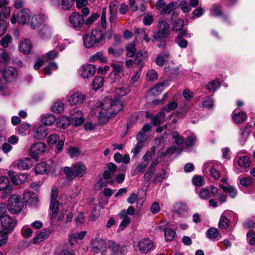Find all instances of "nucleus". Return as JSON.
Returning <instances> with one entry per match:
<instances>
[{
	"instance_id": "obj_1",
	"label": "nucleus",
	"mask_w": 255,
	"mask_h": 255,
	"mask_svg": "<svg viewBox=\"0 0 255 255\" xmlns=\"http://www.w3.org/2000/svg\"><path fill=\"white\" fill-rule=\"evenodd\" d=\"M98 107H100L98 118L101 123H105L109 121V119L114 117L123 108V105L119 100H112L106 98Z\"/></svg>"
},
{
	"instance_id": "obj_2",
	"label": "nucleus",
	"mask_w": 255,
	"mask_h": 255,
	"mask_svg": "<svg viewBox=\"0 0 255 255\" xmlns=\"http://www.w3.org/2000/svg\"><path fill=\"white\" fill-rule=\"evenodd\" d=\"M104 35L100 30H94L83 36V43L86 48H91L96 44L103 43Z\"/></svg>"
},
{
	"instance_id": "obj_3",
	"label": "nucleus",
	"mask_w": 255,
	"mask_h": 255,
	"mask_svg": "<svg viewBox=\"0 0 255 255\" xmlns=\"http://www.w3.org/2000/svg\"><path fill=\"white\" fill-rule=\"evenodd\" d=\"M86 165L81 162H77L72 165V167L66 166L63 171L67 177L69 178L81 177L87 172Z\"/></svg>"
},
{
	"instance_id": "obj_4",
	"label": "nucleus",
	"mask_w": 255,
	"mask_h": 255,
	"mask_svg": "<svg viewBox=\"0 0 255 255\" xmlns=\"http://www.w3.org/2000/svg\"><path fill=\"white\" fill-rule=\"evenodd\" d=\"M23 208L21 197L17 194L11 195L7 200V209L12 214L19 213Z\"/></svg>"
},
{
	"instance_id": "obj_5",
	"label": "nucleus",
	"mask_w": 255,
	"mask_h": 255,
	"mask_svg": "<svg viewBox=\"0 0 255 255\" xmlns=\"http://www.w3.org/2000/svg\"><path fill=\"white\" fill-rule=\"evenodd\" d=\"M155 248L153 242L148 238H144L134 245L135 251L138 250L142 254H146Z\"/></svg>"
},
{
	"instance_id": "obj_6",
	"label": "nucleus",
	"mask_w": 255,
	"mask_h": 255,
	"mask_svg": "<svg viewBox=\"0 0 255 255\" xmlns=\"http://www.w3.org/2000/svg\"><path fill=\"white\" fill-rule=\"evenodd\" d=\"M169 25L165 20H161L159 21L157 26V31L154 35L155 40L167 37L169 34Z\"/></svg>"
},
{
	"instance_id": "obj_7",
	"label": "nucleus",
	"mask_w": 255,
	"mask_h": 255,
	"mask_svg": "<svg viewBox=\"0 0 255 255\" xmlns=\"http://www.w3.org/2000/svg\"><path fill=\"white\" fill-rule=\"evenodd\" d=\"M1 225L3 228L0 231L9 234L12 232L16 226V222L11 218L8 215L2 216L0 218Z\"/></svg>"
},
{
	"instance_id": "obj_8",
	"label": "nucleus",
	"mask_w": 255,
	"mask_h": 255,
	"mask_svg": "<svg viewBox=\"0 0 255 255\" xmlns=\"http://www.w3.org/2000/svg\"><path fill=\"white\" fill-rule=\"evenodd\" d=\"M59 206V201L50 202V210L51 212V223L52 225H56L59 221L61 220L63 218V212L61 214L58 213Z\"/></svg>"
},
{
	"instance_id": "obj_9",
	"label": "nucleus",
	"mask_w": 255,
	"mask_h": 255,
	"mask_svg": "<svg viewBox=\"0 0 255 255\" xmlns=\"http://www.w3.org/2000/svg\"><path fill=\"white\" fill-rule=\"evenodd\" d=\"M29 11L27 9H23L19 10L17 15H13L10 19L12 24H15L16 22L19 24H24L30 20Z\"/></svg>"
},
{
	"instance_id": "obj_10",
	"label": "nucleus",
	"mask_w": 255,
	"mask_h": 255,
	"mask_svg": "<svg viewBox=\"0 0 255 255\" xmlns=\"http://www.w3.org/2000/svg\"><path fill=\"white\" fill-rule=\"evenodd\" d=\"M46 144L39 142L33 144L30 147V155L35 160L39 158V155L45 152Z\"/></svg>"
},
{
	"instance_id": "obj_11",
	"label": "nucleus",
	"mask_w": 255,
	"mask_h": 255,
	"mask_svg": "<svg viewBox=\"0 0 255 255\" xmlns=\"http://www.w3.org/2000/svg\"><path fill=\"white\" fill-rule=\"evenodd\" d=\"M109 248L111 250L112 255H125L127 252V246H120L119 244L113 241H109Z\"/></svg>"
},
{
	"instance_id": "obj_12",
	"label": "nucleus",
	"mask_w": 255,
	"mask_h": 255,
	"mask_svg": "<svg viewBox=\"0 0 255 255\" xmlns=\"http://www.w3.org/2000/svg\"><path fill=\"white\" fill-rule=\"evenodd\" d=\"M70 26L76 30H78L82 27L84 24V19L79 13L73 12L69 16Z\"/></svg>"
},
{
	"instance_id": "obj_13",
	"label": "nucleus",
	"mask_w": 255,
	"mask_h": 255,
	"mask_svg": "<svg viewBox=\"0 0 255 255\" xmlns=\"http://www.w3.org/2000/svg\"><path fill=\"white\" fill-rule=\"evenodd\" d=\"M252 131V125L247 123L244 127H242L240 128L239 141L242 145L245 144L247 141Z\"/></svg>"
},
{
	"instance_id": "obj_14",
	"label": "nucleus",
	"mask_w": 255,
	"mask_h": 255,
	"mask_svg": "<svg viewBox=\"0 0 255 255\" xmlns=\"http://www.w3.org/2000/svg\"><path fill=\"white\" fill-rule=\"evenodd\" d=\"M92 250L95 253L104 251L107 247L106 241L100 238H95L91 241Z\"/></svg>"
},
{
	"instance_id": "obj_15",
	"label": "nucleus",
	"mask_w": 255,
	"mask_h": 255,
	"mask_svg": "<svg viewBox=\"0 0 255 255\" xmlns=\"http://www.w3.org/2000/svg\"><path fill=\"white\" fill-rule=\"evenodd\" d=\"M178 16V13L173 12L170 19L172 24V30L175 32H178L182 30L184 25V21L183 19L177 18L173 20V18H176Z\"/></svg>"
},
{
	"instance_id": "obj_16",
	"label": "nucleus",
	"mask_w": 255,
	"mask_h": 255,
	"mask_svg": "<svg viewBox=\"0 0 255 255\" xmlns=\"http://www.w3.org/2000/svg\"><path fill=\"white\" fill-rule=\"evenodd\" d=\"M47 19L45 15L36 14L30 17L29 24L33 29H35L37 27L40 25Z\"/></svg>"
},
{
	"instance_id": "obj_17",
	"label": "nucleus",
	"mask_w": 255,
	"mask_h": 255,
	"mask_svg": "<svg viewBox=\"0 0 255 255\" xmlns=\"http://www.w3.org/2000/svg\"><path fill=\"white\" fill-rule=\"evenodd\" d=\"M86 100V96L81 93L77 92L69 96L68 102L71 105H78L82 104Z\"/></svg>"
},
{
	"instance_id": "obj_18",
	"label": "nucleus",
	"mask_w": 255,
	"mask_h": 255,
	"mask_svg": "<svg viewBox=\"0 0 255 255\" xmlns=\"http://www.w3.org/2000/svg\"><path fill=\"white\" fill-rule=\"evenodd\" d=\"M47 132L45 126H35L33 128V137L36 139H42L44 138Z\"/></svg>"
},
{
	"instance_id": "obj_19",
	"label": "nucleus",
	"mask_w": 255,
	"mask_h": 255,
	"mask_svg": "<svg viewBox=\"0 0 255 255\" xmlns=\"http://www.w3.org/2000/svg\"><path fill=\"white\" fill-rule=\"evenodd\" d=\"M11 190V187L10 185L8 179L5 177L0 176V191L3 192L2 196L5 198Z\"/></svg>"
},
{
	"instance_id": "obj_20",
	"label": "nucleus",
	"mask_w": 255,
	"mask_h": 255,
	"mask_svg": "<svg viewBox=\"0 0 255 255\" xmlns=\"http://www.w3.org/2000/svg\"><path fill=\"white\" fill-rule=\"evenodd\" d=\"M15 164L19 170H27L32 166V160L29 157H26L19 159L15 161Z\"/></svg>"
},
{
	"instance_id": "obj_21",
	"label": "nucleus",
	"mask_w": 255,
	"mask_h": 255,
	"mask_svg": "<svg viewBox=\"0 0 255 255\" xmlns=\"http://www.w3.org/2000/svg\"><path fill=\"white\" fill-rule=\"evenodd\" d=\"M3 77L7 82H11L17 76V72L13 67H9L4 69L2 72Z\"/></svg>"
},
{
	"instance_id": "obj_22",
	"label": "nucleus",
	"mask_w": 255,
	"mask_h": 255,
	"mask_svg": "<svg viewBox=\"0 0 255 255\" xmlns=\"http://www.w3.org/2000/svg\"><path fill=\"white\" fill-rule=\"evenodd\" d=\"M81 75L84 78L93 76L96 72V67L91 64L83 65L81 68Z\"/></svg>"
},
{
	"instance_id": "obj_23",
	"label": "nucleus",
	"mask_w": 255,
	"mask_h": 255,
	"mask_svg": "<svg viewBox=\"0 0 255 255\" xmlns=\"http://www.w3.org/2000/svg\"><path fill=\"white\" fill-rule=\"evenodd\" d=\"M118 215L120 219H123L119 227L118 231H120L123 230L130 223V219L127 216L125 210L121 211Z\"/></svg>"
},
{
	"instance_id": "obj_24",
	"label": "nucleus",
	"mask_w": 255,
	"mask_h": 255,
	"mask_svg": "<svg viewBox=\"0 0 255 255\" xmlns=\"http://www.w3.org/2000/svg\"><path fill=\"white\" fill-rule=\"evenodd\" d=\"M111 66L113 68L111 74L115 76L116 79L119 80L124 75V70L121 65L116 63H112Z\"/></svg>"
},
{
	"instance_id": "obj_25",
	"label": "nucleus",
	"mask_w": 255,
	"mask_h": 255,
	"mask_svg": "<svg viewBox=\"0 0 255 255\" xmlns=\"http://www.w3.org/2000/svg\"><path fill=\"white\" fill-rule=\"evenodd\" d=\"M50 233V230L48 229L42 230L33 239V243L36 244L43 241L49 237Z\"/></svg>"
},
{
	"instance_id": "obj_26",
	"label": "nucleus",
	"mask_w": 255,
	"mask_h": 255,
	"mask_svg": "<svg viewBox=\"0 0 255 255\" xmlns=\"http://www.w3.org/2000/svg\"><path fill=\"white\" fill-rule=\"evenodd\" d=\"M147 57L146 52L143 53L142 50H139L135 55V58L134 63L137 65L140 68L143 66V60Z\"/></svg>"
},
{
	"instance_id": "obj_27",
	"label": "nucleus",
	"mask_w": 255,
	"mask_h": 255,
	"mask_svg": "<svg viewBox=\"0 0 255 255\" xmlns=\"http://www.w3.org/2000/svg\"><path fill=\"white\" fill-rule=\"evenodd\" d=\"M32 47L31 42L27 39L21 41L19 45L20 51L26 54L30 52Z\"/></svg>"
},
{
	"instance_id": "obj_28",
	"label": "nucleus",
	"mask_w": 255,
	"mask_h": 255,
	"mask_svg": "<svg viewBox=\"0 0 255 255\" xmlns=\"http://www.w3.org/2000/svg\"><path fill=\"white\" fill-rule=\"evenodd\" d=\"M71 119L74 123L75 126L77 127L81 125L84 122V119L82 116V113L80 111H77L71 115Z\"/></svg>"
},
{
	"instance_id": "obj_29",
	"label": "nucleus",
	"mask_w": 255,
	"mask_h": 255,
	"mask_svg": "<svg viewBox=\"0 0 255 255\" xmlns=\"http://www.w3.org/2000/svg\"><path fill=\"white\" fill-rule=\"evenodd\" d=\"M167 83L166 82L158 84L153 88L150 89L148 93L149 95L152 96L158 95L164 90V87H167Z\"/></svg>"
},
{
	"instance_id": "obj_30",
	"label": "nucleus",
	"mask_w": 255,
	"mask_h": 255,
	"mask_svg": "<svg viewBox=\"0 0 255 255\" xmlns=\"http://www.w3.org/2000/svg\"><path fill=\"white\" fill-rule=\"evenodd\" d=\"M86 234V232L85 231H81L80 232L74 233L71 232L69 234V240L70 244H74V242H76L77 240H82Z\"/></svg>"
},
{
	"instance_id": "obj_31",
	"label": "nucleus",
	"mask_w": 255,
	"mask_h": 255,
	"mask_svg": "<svg viewBox=\"0 0 255 255\" xmlns=\"http://www.w3.org/2000/svg\"><path fill=\"white\" fill-rule=\"evenodd\" d=\"M36 174L48 173L50 172V166L45 162H41L37 164L35 168Z\"/></svg>"
},
{
	"instance_id": "obj_32",
	"label": "nucleus",
	"mask_w": 255,
	"mask_h": 255,
	"mask_svg": "<svg viewBox=\"0 0 255 255\" xmlns=\"http://www.w3.org/2000/svg\"><path fill=\"white\" fill-rule=\"evenodd\" d=\"M23 199L27 203L32 204L37 201V198L33 192L26 190L23 194Z\"/></svg>"
},
{
	"instance_id": "obj_33",
	"label": "nucleus",
	"mask_w": 255,
	"mask_h": 255,
	"mask_svg": "<svg viewBox=\"0 0 255 255\" xmlns=\"http://www.w3.org/2000/svg\"><path fill=\"white\" fill-rule=\"evenodd\" d=\"M169 52L167 51H164L160 53L156 58V63L157 65L160 66H163L165 61L169 59Z\"/></svg>"
},
{
	"instance_id": "obj_34",
	"label": "nucleus",
	"mask_w": 255,
	"mask_h": 255,
	"mask_svg": "<svg viewBox=\"0 0 255 255\" xmlns=\"http://www.w3.org/2000/svg\"><path fill=\"white\" fill-rule=\"evenodd\" d=\"M12 182L15 185H19L24 182L27 179L26 174L22 173L10 177Z\"/></svg>"
},
{
	"instance_id": "obj_35",
	"label": "nucleus",
	"mask_w": 255,
	"mask_h": 255,
	"mask_svg": "<svg viewBox=\"0 0 255 255\" xmlns=\"http://www.w3.org/2000/svg\"><path fill=\"white\" fill-rule=\"evenodd\" d=\"M55 121V118L53 114H45L41 116V122L46 126H51Z\"/></svg>"
},
{
	"instance_id": "obj_36",
	"label": "nucleus",
	"mask_w": 255,
	"mask_h": 255,
	"mask_svg": "<svg viewBox=\"0 0 255 255\" xmlns=\"http://www.w3.org/2000/svg\"><path fill=\"white\" fill-rule=\"evenodd\" d=\"M247 114L244 112L235 114L233 116V120L237 124H241L247 118Z\"/></svg>"
},
{
	"instance_id": "obj_37",
	"label": "nucleus",
	"mask_w": 255,
	"mask_h": 255,
	"mask_svg": "<svg viewBox=\"0 0 255 255\" xmlns=\"http://www.w3.org/2000/svg\"><path fill=\"white\" fill-rule=\"evenodd\" d=\"M240 167L243 168H248L250 166V159L248 156H241L237 160Z\"/></svg>"
},
{
	"instance_id": "obj_38",
	"label": "nucleus",
	"mask_w": 255,
	"mask_h": 255,
	"mask_svg": "<svg viewBox=\"0 0 255 255\" xmlns=\"http://www.w3.org/2000/svg\"><path fill=\"white\" fill-rule=\"evenodd\" d=\"M164 111L161 110L159 114L152 117L153 124L155 126H158L162 123L164 121Z\"/></svg>"
},
{
	"instance_id": "obj_39",
	"label": "nucleus",
	"mask_w": 255,
	"mask_h": 255,
	"mask_svg": "<svg viewBox=\"0 0 255 255\" xmlns=\"http://www.w3.org/2000/svg\"><path fill=\"white\" fill-rule=\"evenodd\" d=\"M104 82V79L103 77H95L92 83V89L95 90L99 89L103 85Z\"/></svg>"
},
{
	"instance_id": "obj_40",
	"label": "nucleus",
	"mask_w": 255,
	"mask_h": 255,
	"mask_svg": "<svg viewBox=\"0 0 255 255\" xmlns=\"http://www.w3.org/2000/svg\"><path fill=\"white\" fill-rule=\"evenodd\" d=\"M51 33L50 28L46 26L42 27L38 32L39 36L42 39L48 38Z\"/></svg>"
},
{
	"instance_id": "obj_41",
	"label": "nucleus",
	"mask_w": 255,
	"mask_h": 255,
	"mask_svg": "<svg viewBox=\"0 0 255 255\" xmlns=\"http://www.w3.org/2000/svg\"><path fill=\"white\" fill-rule=\"evenodd\" d=\"M98 60L101 62H106L107 61V58L103 56V53L101 51L96 53L89 58L90 62H95Z\"/></svg>"
},
{
	"instance_id": "obj_42",
	"label": "nucleus",
	"mask_w": 255,
	"mask_h": 255,
	"mask_svg": "<svg viewBox=\"0 0 255 255\" xmlns=\"http://www.w3.org/2000/svg\"><path fill=\"white\" fill-rule=\"evenodd\" d=\"M127 56L129 57H132L135 53L136 48L134 41L129 43L126 47Z\"/></svg>"
},
{
	"instance_id": "obj_43",
	"label": "nucleus",
	"mask_w": 255,
	"mask_h": 255,
	"mask_svg": "<svg viewBox=\"0 0 255 255\" xmlns=\"http://www.w3.org/2000/svg\"><path fill=\"white\" fill-rule=\"evenodd\" d=\"M176 3L171 2L165 6L161 10V15H164L165 14H169L175 8Z\"/></svg>"
},
{
	"instance_id": "obj_44",
	"label": "nucleus",
	"mask_w": 255,
	"mask_h": 255,
	"mask_svg": "<svg viewBox=\"0 0 255 255\" xmlns=\"http://www.w3.org/2000/svg\"><path fill=\"white\" fill-rule=\"evenodd\" d=\"M52 111L56 113H61L64 110V105L63 103L61 102H55L53 106L51 107Z\"/></svg>"
},
{
	"instance_id": "obj_45",
	"label": "nucleus",
	"mask_w": 255,
	"mask_h": 255,
	"mask_svg": "<svg viewBox=\"0 0 255 255\" xmlns=\"http://www.w3.org/2000/svg\"><path fill=\"white\" fill-rule=\"evenodd\" d=\"M176 234L175 232L170 229L166 228L164 230V236L166 241H172Z\"/></svg>"
},
{
	"instance_id": "obj_46",
	"label": "nucleus",
	"mask_w": 255,
	"mask_h": 255,
	"mask_svg": "<svg viewBox=\"0 0 255 255\" xmlns=\"http://www.w3.org/2000/svg\"><path fill=\"white\" fill-rule=\"evenodd\" d=\"M220 87V83L218 80H214L211 81L207 85V88L210 91L215 92Z\"/></svg>"
},
{
	"instance_id": "obj_47",
	"label": "nucleus",
	"mask_w": 255,
	"mask_h": 255,
	"mask_svg": "<svg viewBox=\"0 0 255 255\" xmlns=\"http://www.w3.org/2000/svg\"><path fill=\"white\" fill-rule=\"evenodd\" d=\"M219 226L223 229H226L229 226V221L223 214L221 216L219 222Z\"/></svg>"
},
{
	"instance_id": "obj_48",
	"label": "nucleus",
	"mask_w": 255,
	"mask_h": 255,
	"mask_svg": "<svg viewBox=\"0 0 255 255\" xmlns=\"http://www.w3.org/2000/svg\"><path fill=\"white\" fill-rule=\"evenodd\" d=\"M12 41V37L10 35L6 34L0 40V44L3 48H6L8 46Z\"/></svg>"
},
{
	"instance_id": "obj_49",
	"label": "nucleus",
	"mask_w": 255,
	"mask_h": 255,
	"mask_svg": "<svg viewBox=\"0 0 255 255\" xmlns=\"http://www.w3.org/2000/svg\"><path fill=\"white\" fill-rule=\"evenodd\" d=\"M59 140V136L57 134H52L47 138V142L49 146L55 145Z\"/></svg>"
},
{
	"instance_id": "obj_50",
	"label": "nucleus",
	"mask_w": 255,
	"mask_h": 255,
	"mask_svg": "<svg viewBox=\"0 0 255 255\" xmlns=\"http://www.w3.org/2000/svg\"><path fill=\"white\" fill-rule=\"evenodd\" d=\"M9 54L2 49L0 48V64H6L9 60Z\"/></svg>"
},
{
	"instance_id": "obj_51",
	"label": "nucleus",
	"mask_w": 255,
	"mask_h": 255,
	"mask_svg": "<svg viewBox=\"0 0 255 255\" xmlns=\"http://www.w3.org/2000/svg\"><path fill=\"white\" fill-rule=\"evenodd\" d=\"M202 104L204 108L210 109L214 106V101L210 97H206L203 98Z\"/></svg>"
},
{
	"instance_id": "obj_52",
	"label": "nucleus",
	"mask_w": 255,
	"mask_h": 255,
	"mask_svg": "<svg viewBox=\"0 0 255 255\" xmlns=\"http://www.w3.org/2000/svg\"><path fill=\"white\" fill-rule=\"evenodd\" d=\"M219 235V233L216 228H211L207 232V236L208 238L212 240L216 238Z\"/></svg>"
},
{
	"instance_id": "obj_53",
	"label": "nucleus",
	"mask_w": 255,
	"mask_h": 255,
	"mask_svg": "<svg viewBox=\"0 0 255 255\" xmlns=\"http://www.w3.org/2000/svg\"><path fill=\"white\" fill-rule=\"evenodd\" d=\"M128 86H124L117 88L116 90V94L119 97L126 95L129 92Z\"/></svg>"
},
{
	"instance_id": "obj_54",
	"label": "nucleus",
	"mask_w": 255,
	"mask_h": 255,
	"mask_svg": "<svg viewBox=\"0 0 255 255\" xmlns=\"http://www.w3.org/2000/svg\"><path fill=\"white\" fill-rule=\"evenodd\" d=\"M146 78L149 81H154L157 79L158 74L154 69H151L146 73Z\"/></svg>"
},
{
	"instance_id": "obj_55",
	"label": "nucleus",
	"mask_w": 255,
	"mask_h": 255,
	"mask_svg": "<svg viewBox=\"0 0 255 255\" xmlns=\"http://www.w3.org/2000/svg\"><path fill=\"white\" fill-rule=\"evenodd\" d=\"M222 10L220 6L215 4L211 9V15L213 16H219L222 15Z\"/></svg>"
},
{
	"instance_id": "obj_56",
	"label": "nucleus",
	"mask_w": 255,
	"mask_h": 255,
	"mask_svg": "<svg viewBox=\"0 0 255 255\" xmlns=\"http://www.w3.org/2000/svg\"><path fill=\"white\" fill-rule=\"evenodd\" d=\"M115 6H116V4H114V3H111V4L110 5V14H111V15L110 17V21L112 24L115 23L116 21L117 16H116V13H115L114 8V7Z\"/></svg>"
},
{
	"instance_id": "obj_57",
	"label": "nucleus",
	"mask_w": 255,
	"mask_h": 255,
	"mask_svg": "<svg viewBox=\"0 0 255 255\" xmlns=\"http://www.w3.org/2000/svg\"><path fill=\"white\" fill-rule=\"evenodd\" d=\"M123 51L122 49H116L113 47H110L108 49V53L114 57H119Z\"/></svg>"
},
{
	"instance_id": "obj_58",
	"label": "nucleus",
	"mask_w": 255,
	"mask_h": 255,
	"mask_svg": "<svg viewBox=\"0 0 255 255\" xmlns=\"http://www.w3.org/2000/svg\"><path fill=\"white\" fill-rule=\"evenodd\" d=\"M165 171L164 170H162L161 172L157 173L154 177L153 181L154 183H158L162 181V180L165 177Z\"/></svg>"
},
{
	"instance_id": "obj_59",
	"label": "nucleus",
	"mask_w": 255,
	"mask_h": 255,
	"mask_svg": "<svg viewBox=\"0 0 255 255\" xmlns=\"http://www.w3.org/2000/svg\"><path fill=\"white\" fill-rule=\"evenodd\" d=\"M177 107V104L176 102L173 101L169 103L166 106H165L162 110V111L169 112L170 111L174 110Z\"/></svg>"
},
{
	"instance_id": "obj_60",
	"label": "nucleus",
	"mask_w": 255,
	"mask_h": 255,
	"mask_svg": "<svg viewBox=\"0 0 255 255\" xmlns=\"http://www.w3.org/2000/svg\"><path fill=\"white\" fill-rule=\"evenodd\" d=\"M196 141V137L195 135H192L188 136L185 141V144L187 146L190 147L195 144Z\"/></svg>"
},
{
	"instance_id": "obj_61",
	"label": "nucleus",
	"mask_w": 255,
	"mask_h": 255,
	"mask_svg": "<svg viewBox=\"0 0 255 255\" xmlns=\"http://www.w3.org/2000/svg\"><path fill=\"white\" fill-rule=\"evenodd\" d=\"M173 138L175 139L176 143L178 145H182L184 143V139L178 133L175 131L172 133Z\"/></svg>"
},
{
	"instance_id": "obj_62",
	"label": "nucleus",
	"mask_w": 255,
	"mask_h": 255,
	"mask_svg": "<svg viewBox=\"0 0 255 255\" xmlns=\"http://www.w3.org/2000/svg\"><path fill=\"white\" fill-rule=\"evenodd\" d=\"M62 7L65 10L69 9L73 5L72 0H61Z\"/></svg>"
},
{
	"instance_id": "obj_63",
	"label": "nucleus",
	"mask_w": 255,
	"mask_h": 255,
	"mask_svg": "<svg viewBox=\"0 0 255 255\" xmlns=\"http://www.w3.org/2000/svg\"><path fill=\"white\" fill-rule=\"evenodd\" d=\"M180 6L182 10L184 12H188L191 10V7L190 6L189 3H188L185 0H182L180 1Z\"/></svg>"
},
{
	"instance_id": "obj_64",
	"label": "nucleus",
	"mask_w": 255,
	"mask_h": 255,
	"mask_svg": "<svg viewBox=\"0 0 255 255\" xmlns=\"http://www.w3.org/2000/svg\"><path fill=\"white\" fill-rule=\"evenodd\" d=\"M255 232L250 230L247 234V238L249 240V243L251 245L255 244Z\"/></svg>"
}]
</instances>
